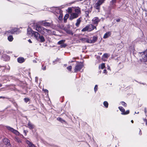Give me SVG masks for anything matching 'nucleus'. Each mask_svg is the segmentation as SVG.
<instances>
[{"label":"nucleus","mask_w":147,"mask_h":147,"mask_svg":"<svg viewBox=\"0 0 147 147\" xmlns=\"http://www.w3.org/2000/svg\"><path fill=\"white\" fill-rule=\"evenodd\" d=\"M142 58L141 59V61L144 62H147V50L141 53Z\"/></svg>","instance_id":"f257e3e1"},{"label":"nucleus","mask_w":147,"mask_h":147,"mask_svg":"<svg viewBox=\"0 0 147 147\" xmlns=\"http://www.w3.org/2000/svg\"><path fill=\"white\" fill-rule=\"evenodd\" d=\"M105 0H98L94 5V7L97 9L99 10L100 6L104 2Z\"/></svg>","instance_id":"f03ea898"},{"label":"nucleus","mask_w":147,"mask_h":147,"mask_svg":"<svg viewBox=\"0 0 147 147\" xmlns=\"http://www.w3.org/2000/svg\"><path fill=\"white\" fill-rule=\"evenodd\" d=\"M83 66V65L82 63L77 64L75 67L74 72H77L78 71H80L82 68Z\"/></svg>","instance_id":"7ed1b4c3"},{"label":"nucleus","mask_w":147,"mask_h":147,"mask_svg":"<svg viewBox=\"0 0 147 147\" xmlns=\"http://www.w3.org/2000/svg\"><path fill=\"white\" fill-rule=\"evenodd\" d=\"M78 16H79L78 15L77 13H71L70 14L69 19L70 20H72L73 19L78 18Z\"/></svg>","instance_id":"20e7f679"},{"label":"nucleus","mask_w":147,"mask_h":147,"mask_svg":"<svg viewBox=\"0 0 147 147\" xmlns=\"http://www.w3.org/2000/svg\"><path fill=\"white\" fill-rule=\"evenodd\" d=\"M100 21V20L97 17L94 18L92 20V23L97 26Z\"/></svg>","instance_id":"39448f33"},{"label":"nucleus","mask_w":147,"mask_h":147,"mask_svg":"<svg viewBox=\"0 0 147 147\" xmlns=\"http://www.w3.org/2000/svg\"><path fill=\"white\" fill-rule=\"evenodd\" d=\"M88 26L89 29V31H91L95 28L96 29V26H94L92 24H88Z\"/></svg>","instance_id":"423d86ee"},{"label":"nucleus","mask_w":147,"mask_h":147,"mask_svg":"<svg viewBox=\"0 0 147 147\" xmlns=\"http://www.w3.org/2000/svg\"><path fill=\"white\" fill-rule=\"evenodd\" d=\"M97 37L94 36L92 38V39H89V43H94L97 40Z\"/></svg>","instance_id":"0eeeda50"},{"label":"nucleus","mask_w":147,"mask_h":147,"mask_svg":"<svg viewBox=\"0 0 147 147\" xmlns=\"http://www.w3.org/2000/svg\"><path fill=\"white\" fill-rule=\"evenodd\" d=\"M10 131L16 135H19L20 134V133L18 131L10 127Z\"/></svg>","instance_id":"6e6552de"},{"label":"nucleus","mask_w":147,"mask_h":147,"mask_svg":"<svg viewBox=\"0 0 147 147\" xmlns=\"http://www.w3.org/2000/svg\"><path fill=\"white\" fill-rule=\"evenodd\" d=\"M111 32H108L105 33L103 37L104 38H107L111 36Z\"/></svg>","instance_id":"1a4fd4ad"},{"label":"nucleus","mask_w":147,"mask_h":147,"mask_svg":"<svg viewBox=\"0 0 147 147\" xmlns=\"http://www.w3.org/2000/svg\"><path fill=\"white\" fill-rule=\"evenodd\" d=\"M27 33L28 35L30 36H33V32H34V31L32 30L31 28H28L27 29Z\"/></svg>","instance_id":"9d476101"},{"label":"nucleus","mask_w":147,"mask_h":147,"mask_svg":"<svg viewBox=\"0 0 147 147\" xmlns=\"http://www.w3.org/2000/svg\"><path fill=\"white\" fill-rule=\"evenodd\" d=\"M41 24L42 25L45 26H49L51 25V23L44 21H42L41 22Z\"/></svg>","instance_id":"9b49d317"},{"label":"nucleus","mask_w":147,"mask_h":147,"mask_svg":"<svg viewBox=\"0 0 147 147\" xmlns=\"http://www.w3.org/2000/svg\"><path fill=\"white\" fill-rule=\"evenodd\" d=\"M43 27H40L38 26H37L36 27V30L38 32L43 33L42 32Z\"/></svg>","instance_id":"f8f14e48"},{"label":"nucleus","mask_w":147,"mask_h":147,"mask_svg":"<svg viewBox=\"0 0 147 147\" xmlns=\"http://www.w3.org/2000/svg\"><path fill=\"white\" fill-rule=\"evenodd\" d=\"M26 143L28 144V147H36L32 143L28 140L26 141Z\"/></svg>","instance_id":"ddd939ff"},{"label":"nucleus","mask_w":147,"mask_h":147,"mask_svg":"<svg viewBox=\"0 0 147 147\" xmlns=\"http://www.w3.org/2000/svg\"><path fill=\"white\" fill-rule=\"evenodd\" d=\"M80 40L83 43L87 42L88 43L89 39L86 38H82L80 39Z\"/></svg>","instance_id":"4468645a"},{"label":"nucleus","mask_w":147,"mask_h":147,"mask_svg":"<svg viewBox=\"0 0 147 147\" xmlns=\"http://www.w3.org/2000/svg\"><path fill=\"white\" fill-rule=\"evenodd\" d=\"M33 36H34L35 38L37 39L38 40L39 38V36H40L39 34H38V33L34 31L33 32Z\"/></svg>","instance_id":"2eb2a0df"},{"label":"nucleus","mask_w":147,"mask_h":147,"mask_svg":"<svg viewBox=\"0 0 147 147\" xmlns=\"http://www.w3.org/2000/svg\"><path fill=\"white\" fill-rule=\"evenodd\" d=\"M25 61L24 59L22 57H19L18 59V61L20 63H22Z\"/></svg>","instance_id":"dca6fc26"},{"label":"nucleus","mask_w":147,"mask_h":147,"mask_svg":"<svg viewBox=\"0 0 147 147\" xmlns=\"http://www.w3.org/2000/svg\"><path fill=\"white\" fill-rule=\"evenodd\" d=\"M28 127L30 129H33L34 128V125L31 123L30 121H29L28 124Z\"/></svg>","instance_id":"f3484780"},{"label":"nucleus","mask_w":147,"mask_h":147,"mask_svg":"<svg viewBox=\"0 0 147 147\" xmlns=\"http://www.w3.org/2000/svg\"><path fill=\"white\" fill-rule=\"evenodd\" d=\"M3 143L7 146H8L9 144H8V140L7 138H5L3 139Z\"/></svg>","instance_id":"a211bd4d"},{"label":"nucleus","mask_w":147,"mask_h":147,"mask_svg":"<svg viewBox=\"0 0 147 147\" xmlns=\"http://www.w3.org/2000/svg\"><path fill=\"white\" fill-rule=\"evenodd\" d=\"M81 18H79L77 20V22L76 24V26L78 27L79 26V25H80V22H81Z\"/></svg>","instance_id":"6ab92c4d"},{"label":"nucleus","mask_w":147,"mask_h":147,"mask_svg":"<svg viewBox=\"0 0 147 147\" xmlns=\"http://www.w3.org/2000/svg\"><path fill=\"white\" fill-rule=\"evenodd\" d=\"M14 140L18 143H22V140L18 137H16L15 138Z\"/></svg>","instance_id":"aec40b11"},{"label":"nucleus","mask_w":147,"mask_h":147,"mask_svg":"<svg viewBox=\"0 0 147 147\" xmlns=\"http://www.w3.org/2000/svg\"><path fill=\"white\" fill-rule=\"evenodd\" d=\"M17 30V29L16 28H12L11 29V31L10 32L12 34H13Z\"/></svg>","instance_id":"412c9836"},{"label":"nucleus","mask_w":147,"mask_h":147,"mask_svg":"<svg viewBox=\"0 0 147 147\" xmlns=\"http://www.w3.org/2000/svg\"><path fill=\"white\" fill-rule=\"evenodd\" d=\"M3 58H4V60L5 61H8L9 59V57L7 55H3Z\"/></svg>","instance_id":"4be33fe9"},{"label":"nucleus","mask_w":147,"mask_h":147,"mask_svg":"<svg viewBox=\"0 0 147 147\" xmlns=\"http://www.w3.org/2000/svg\"><path fill=\"white\" fill-rule=\"evenodd\" d=\"M75 13H77L78 15V14L81 12L80 9L79 8L75 9Z\"/></svg>","instance_id":"5701e85b"},{"label":"nucleus","mask_w":147,"mask_h":147,"mask_svg":"<svg viewBox=\"0 0 147 147\" xmlns=\"http://www.w3.org/2000/svg\"><path fill=\"white\" fill-rule=\"evenodd\" d=\"M38 38L40 40V41L41 42H43L45 41V39L44 37L42 36H39Z\"/></svg>","instance_id":"b1692460"},{"label":"nucleus","mask_w":147,"mask_h":147,"mask_svg":"<svg viewBox=\"0 0 147 147\" xmlns=\"http://www.w3.org/2000/svg\"><path fill=\"white\" fill-rule=\"evenodd\" d=\"M66 32L69 34H70L72 35L73 34V33L72 31L69 29H67L65 30Z\"/></svg>","instance_id":"393cba45"},{"label":"nucleus","mask_w":147,"mask_h":147,"mask_svg":"<svg viewBox=\"0 0 147 147\" xmlns=\"http://www.w3.org/2000/svg\"><path fill=\"white\" fill-rule=\"evenodd\" d=\"M88 25L86 26L84 28L82 29V32H85L86 31H89V30H88Z\"/></svg>","instance_id":"a878e982"},{"label":"nucleus","mask_w":147,"mask_h":147,"mask_svg":"<svg viewBox=\"0 0 147 147\" xmlns=\"http://www.w3.org/2000/svg\"><path fill=\"white\" fill-rule=\"evenodd\" d=\"M119 109L123 113L125 111V109L122 107H119Z\"/></svg>","instance_id":"bb28decb"},{"label":"nucleus","mask_w":147,"mask_h":147,"mask_svg":"<svg viewBox=\"0 0 147 147\" xmlns=\"http://www.w3.org/2000/svg\"><path fill=\"white\" fill-rule=\"evenodd\" d=\"M69 15L68 14H66L64 18V21L65 22L67 19L68 18Z\"/></svg>","instance_id":"cd10ccee"},{"label":"nucleus","mask_w":147,"mask_h":147,"mask_svg":"<svg viewBox=\"0 0 147 147\" xmlns=\"http://www.w3.org/2000/svg\"><path fill=\"white\" fill-rule=\"evenodd\" d=\"M57 119L62 123L65 122V121L64 120H63L62 118L60 117H58L57 118Z\"/></svg>","instance_id":"c85d7f7f"},{"label":"nucleus","mask_w":147,"mask_h":147,"mask_svg":"<svg viewBox=\"0 0 147 147\" xmlns=\"http://www.w3.org/2000/svg\"><path fill=\"white\" fill-rule=\"evenodd\" d=\"M116 2V0H112L110 2L111 5H113L115 4Z\"/></svg>","instance_id":"c756f323"},{"label":"nucleus","mask_w":147,"mask_h":147,"mask_svg":"<svg viewBox=\"0 0 147 147\" xmlns=\"http://www.w3.org/2000/svg\"><path fill=\"white\" fill-rule=\"evenodd\" d=\"M103 104L104 106L106 107L107 108L108 106V103L107 101H105L103 102Z\"/></svg>","instance_id":"7c9ffc66"},{"label":"nucleus","mask_w":147,"mask_h":147,"mask_svg":"<svg viewBox=\"0 0 147 147\" xmlns=\"http://www.w3.org/2000/svg\"><path fill=\"white\" fill-rule=\"evenodd\" d=\"M99 67H100V68L102 69H103L105 67V64L104 63H102L100 66H99Z\"/></svg>","instance_id":"2f4dec72"},{"label":"nucleus","mask_w":147,"mask_h":147,"mask_svg":"<svg viewBox=\"0 0 147 147\" xmlns=\"http://www.w3.org/2000/svg\"><path fill=\"white\" fill-rule=\"evenodd\" d=\"M129 111L128 110H127L126 111V112H125L123 113H121V114L122 115H126L129 114Z\"/></svg>","instance_id":"473e14b6"},{"label":"nucleus","mask_w":147,"mask_h":147,"mask_svg":"<svg viewBox=\"0 0 147 147\" xmlns=\"http://www.w3.org/2000/svg\"><path fill=\"white\" fill-rule=\"evenodd\" d=\"M64 41L65 40H61L58 42V44L59 45H61L63 43Z\"/></svg>","instance_id":"72a5a7b5"},{"label":"nucleus","mask_w":147,"mask_h":147,"mask_svg":"<svg viewBox=\"0 0 147 147\" xmlns=\"http://www.w3.org/2000/svg\"><path fill=\"white\" fill-rule=\"evenodd\" d=\"M42 30V32H48L49 31V30L45 28L44 27H43Z\"/></svg>","instance_id":"f704fd0d"},{"label":"nucleus","mask_w":147,"mask_h":147,"mask_svg":"<svg viewBox=\"0 0 147 147\" xmlns=\"http://www.w3.org/2000/svg\"><path fill=\"white\" fill-rule=\"evenodd\" d=\"M72 11V9L71 8L69 7L68 9V12L69 13H71Z\"/></svg>","instance_id":"c9c22d12"},{"label":"nucleus","mask_w":147,"mask_h":147,"mask_svg":"<svg viewBox=\"0 0 147 147\" xmlns=\"http://www.w3.org/2000/svg\"><path fill=\"white\" fill-rule=\"evenodd\" d=\"M98 89V86L97 85H96L94 88V90L95 92H96V91H97Z\"/></svg>","instance_id":"e433bc0d"},{"label":"nucleus","mask_w":147,"mask_h":147,"mask_svg":"<svg viewBox=\"0 0 147 147\" xmlns=\"http://www.w3.org/2000/svg\"><path fill=\"white\" fill-rule=\"evenodd\" d=\"M89 12L88 11H86L85 12V15L86 17L88 16Z\"/></svg>","instance_id":"4c0bfd02"},{"label":"nucleus","mask_w":147,"mask_h":147,"mask_svg":"<svg viewBox=\"0 0 147 147\" xmlns=\"http://www.w3.org/2000/svg\"><path fill=\"white\" fill-rule=\"evenodd\" d=\"M121 104L124 107H125L127 106L126 104L124 102H121Z\"/></svg>","instance_id":"58836bf2"},{"label":"nucleus","mask_w":147,"mask_h":147,"mask_svg":"<svg viewBox=\"0 0 147 147\" xmlns=\"http://www.w3.org/2000/svg\"><path fill=\"white\" fill-rule=\"evenodd\" d=\"M72 66H69L68 67H67V69H68L69 71H71V69H72Z\"/></svg>","instance_id":"ea45409f"},{"label":"nucleus","mask_w":147,"mask_h":147,"mask_svg":"<svg viewBox=\"0 0 147 147\" xmlns=\"http://www.w3.org/2000/svg\"><path fill=\"white\" fill-rule=\"evenodd\" d=\"M13 40V38L12 36H10V42L12 41Z\"/></svg>","instance_id":"a19ab883"},{"label":"nucleus","mask_w":147,"mask_h":147,"mask_svg":"<svg viewBox=\"0 0 147 147\" xmlns=\"http://www.w3.org/2000/svg\"><path fill=\"white\" fill-rule=\"evenodd\" d=\"M24 101L26 102H27L29 101V99L28 98H25L24 99Z\"/></svg>","instance_id":"79ce46f5"},{"label":"nucleus","mask_w":147,"mask_h":147,"mask_svg":"<svg viewBox=\"0 0 147 147\" xmlns=\"http://www.w3.org/2000/svg\"><path fill=\"white\" fill-rule=\"evenodd\" d=\"M103 56L107 58L108 57V55L107 53H105L104 54Z\"/></svg>","instance_id":"37998d69"},{"label":"nucleus","mask_w":147,"mask_h":147,"mask_svg":"<svg viewBox=\"0 0 147 147\" xmlns=\"http://www.w3.org/2000/svg\"><path fill=\"white\" fill-rule=\"evenodd\" d=\"M120 19H119V18L117 19L116 20V21L117 22H120Z\"/></svg>","instance_id":"c03bdc74"},{"label":"nucleus","mask_w":147,"mask_h":147,"mask_svg":"<svg viewBox=\"0 0 147 147\" xmlns=\"http://www.w3.org/2000/svg\"><path fill=\"white\" fill-rule=\"evenodd\" d=\"M24 134H25V136H26V135L27 132H26V131L25 130H24Z\"/></svg>","instance_id":"a18cd8bd"},{"label":"nucleus","mask_w":147,"mask_h":147,"mask_svg":"<svg viewBox=\"0 0 147 147\" xmlns=\"http://www.w3.org/2000/svg\"><path fill=\"white\" fill-rule=\"evenodd\" d=\"M46 69V66H45L44 67H43V68H42V69L44 70H45Z\"/></svg>","instance_id":"49530a36"},{"label":"nucleus","mask_w":147,"mask_h":147,"mask_svg":"<svg viewBox=\"0 0 147 147\" xmlns=\"http://www.w3.org/2000/svg\"><path fill=\"white\" fill-rule=\"evenodd\" d=\"M28 41L30 43H32V42L31 41V40H30V39H29V40H28Z\"/></svg>","instance_id":"de8ad7c7"},{"label":"nucleus","mask_w":147,"mask_h":147,"mask_svg":"<svg viewBox=\"0 0 147 147\" xmlns=\"http://www.w3.org/2000/svg\"><path fill=\"white\" fill-rule=\"evenodd\" d=\"M5 98V97L3 96H0V98Z\"/></svg>","instance_id":"09e8293b"},{"label":"nucleus","mask_w":147,"mask_h":147,"mask_svg":"<svg viewBox=\"0 0 147 147\" xmlns=\"http://www.w3.org/2000/svg\"><path fill=\"white\" fill-rule=\"evenodd\" d=\"M144 112H145V113H146V108H144Z\"/></svg>","instance_id":"8fccbe9b"},{"label":"nucleus","mask_w":147,"mask_h":147,"mask_svg":"<svg viewBox=\"0 0 147 147\" xmlns=\"http://www.w3.org/2000/svg\"><path fill=\"white\" fill-rule=\"evenodd\" d=\"M106 69H104L103 71L104 73H106Z\"/></svg>","instance_id":"3c124183"},{"label":"nucleus","mask_w":147,"mask_h":147,"mask_svg":"<svg viewBox=\"0 0 147 147\" xmlns=\"http://www.w3.org/2000/svg\"><path fill=\"white\" fill-rule=\"evenodd\" d=\"M45 92H48V91L47 90H45Z\"/></svg>","instance_id":"603ef678"},{"label":"nucleus","mask_w":147,"mask_h":147,"mask_svg":"<svg viewBox=\"0 0 147 147\" xmlns=\"http://www.w3.org/2000/svg\"><path fill=\"white\" fill-rule=\"evenodd\" d=\"M7 39L9 41V36H8V35H7Z\"/></svg>","instance_id":"864d4df0"},{"label":"nucleus","mask_w":147,"mask_h":147,"mask_svg":"<svg viewBox=\"0 0 147 147\" xmlns=\"http://www.w3.org/2000/svg\"><path fill=\"white\" fill-rule=\"evenodd\" d=\"M7 128L8 130H9V126H7Z\"/></svg>","instance_id":"5fc2aeb1"},{"label":"nucleus","mask_w":147,"mask_h":147,"mask_svg":"<svg viewBox=\"0 0 147 147\" xmlns=\"http://www.w3.org/2000/svg\"><path fill=\"white\" fill-rule=\"evenodd\" d=\"M7 33H9L8 31H7V32H6L5 33V35H6V34H7Z\"/></svg>","instance_id":"6e6d98bb"},{"label":"nucleus","mask_w":147,"mask_h":147,"mask_svg":"<svg viewBox=\"0 0 147 147\" xmlns=\"http://www.w3.org/2000/svg\"><path fill=\"white\" fill-rule=\"evenodd\" d=\"M2 85L1 84H0V87H2Z\"/></svg>","instance_id":"4d7b16f0"},{"label":"nucleus","mask_w":147,"mask_h":147,"mask_svg":"<svg viewBox=\"0 0 147 147\" xmlns=\"http://www.w3.org/2000/svg\"><path fill=\"white\" fill-rule=\"evenodd\" d=\"M131 122L132 123H133V122H134V121L133 120H131Z\"/></svg>","instance_id":"13d9d810"},{"label":"nucleus","mask_w":147,"mask_h":147,"mask_svg":"<svg viewBox=\"0 0 147 147\" xmlns=\"http://www.w3.org/2000/svg\"><path fill=\"white\" fill-rule=\"evenodd\" d=\"M65 46H66L65 45H63V46H62L63 47H65Z\"/></svg>","instance_id":"bf43d9fd"},{"label":"nucleus","mask_w":147,"mask_h":147,"mask_svg":"<svg viewBox=\"0 0 147 147\" xmlns=\"http://www.w3.org/2000/svg\"><path fill=\"white\" fill-rule=\"evenodd\" d=\"M74 62V61H71V63H72V62Z\"/></svg>","instance_id":"052dcab7"},{"label":"nucleus","mask_w":147,"mask_h":147,"mask_svg":"<svg viewBox=\"0 0 147 147\" xmlns=\"http://www.w3.org/2000/svg\"><path fill=\"white\" fill-rule=\"evenodd\" d=\"M135 113H137V112H136H136H135Z\"/></svg>","instance_id":"680f3d73"},{"label":"nucleus","mask_w":147,"mask_h":147,"mask_svg":"<svg viewBox=\"0 0 147 147\" xmlns=\"http://www.w3.org/2000/svg\"><path fill=\"white\" fill-rule=\"evenodd\" d=\"M8 34H9V33H8V34H7V35H8Z\"/></svg>","instance_id":"e2e57ef3"},{"label":"nucleus","mask_w":147,"mask_h":147,"mask_svg":"<svg viewBox=\"0 0 147 147\" xmlns=\"http://www.w3.org/2000/svg\"><path fill=\"white\" fill-rule=\"evenodd\" d=\"M139 113V112H138V113Z\"/></svg>","instance_id":"0e129e2a"}]
</instances>
